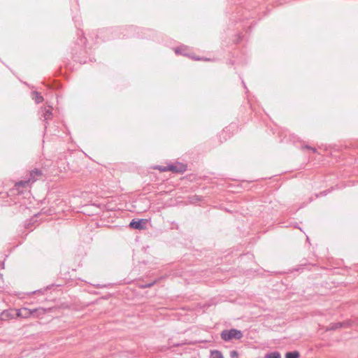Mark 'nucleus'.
Masks as SVG:
<instances>
[{
    "mask_svg": "<svg viewBox=\"0 0 358 358\" xmlns=\"http://www.w3.org/2000/svg\"><path fill=\"white\" fill-rule=\"evenodd\" d=\"M156 169L162 172L171 171L173 173H183L186 171V166L182 163H176L166 166H159Z\"/></svg>",
    "mask_w": 358,
    "mask_h": 358,
    "instance_id": "obj_1",
    "label": "nucleus"
},
{
    "mask_svg": "<svg viewBox=\"0 0 358 358\" xmlns=\"http://www.w3.org/2000/svg\"><path fill=\"white\" fill-rule=\"evenodd\" d=\"M243 337V333L240 330L231 329L230 330H224L221 333V338L225 341H229L232 338L241 339Z\"/></svg>",
    "mask_w": 358,
    "mask_h": 358,
    "instance_id": "obj_2",
    "label": "nucleus"
},
{
    "mask_svg": "<svg viewBox=\"0 0 358 358\" xmlns=\"http://www.w3.org/2000/svg\"><path fill=\"white\" fill-rule=\"evenodd\" d=\"M41 174V171H39V170H34V171H32L31 173H30V178H29V180H22V181H20L18 182H17L15 184V187H16V189L17 190H20V188L21 187H25L27 185H28V184L31 181V182H34L36 180V176H38Z\"/></svg>",
    "mask_w": 358,
    "mask_h": 358,
    "instance_id": "obj_3",
    "label": "nucleus"
},
{
    "mask_svg": "<svg viewBox=\"0 0 358 358\" xmlns=\"http://www.w3.org/2000/svg\"><path fill=\"white\" fill-rule=\"evenodd\" d=\"M36 311L37 309L30 310L27 308H22L16 310V314L18 317L28 318Z\"/></svg>",
    "mask_w": 358,
    "mask_h": 358,
    "instance_id": "obj_4",
    "label": "nucleus"
},
{
    "mask_svg": "<svg viewBox=\"0 0 358 358\" xmlns=\"http://www.w3.org/2000/svg\"><path fill=\"white\" fill-rule=\"evenodd\" d=\"M17 317L16 310H6L1 313V320H8Z\"/></svg>",
    "mask_w": 358,
    "mask_h": 358,
    "instance_id": "obj_5",
    "label": "nucleus"
},
{
    "mask_svg": "<svg viewBox=\"0 0 358 358\" xmlns=\"http://www.w3.org/2000/svg\"><path fill=\"white\" fill-rule=\"evenodd\" d=\"M143 224H145L144 220H140L138 221L133 220L130 222L129 227L135 229H143L145 228Z\"/></svg>",
    "mask_w": 358,
    "mask_h": 358,
    "instance_id": "obj_6",
    "label": "nucleus"
},
{
    "mask_svg": "<svg viewBox=\"0 0 358 358\" xmlns=\"http://www.w3.org/2000/svg\"><path fill=\"white\" fill-rule=\"evenodd\" d=\"M44 117V120L48 121L50 120L52 117V106H47L44 108V112L43 115Z\"/></svg>",
    "mask_w": 358,
    "mask_h": 358,
    "instance_id": "obj_7",
    "label": "nucleus"
},
{
    "mask_svg": "<svg viewBox=\"0 0 358 358\" xmlns=\"http://www.w3.org/2000/svg\"><path fill=\"white\" fill-rule=\"evenodd\" d=\"M33 94H34L33 99H34V101L36 103H41L43 101V97L41 95L40 93H38L37 92H34L33 93Z\"/></svg>",
    "mask_w": 358,
    "mask_h": 358,
    "instance_id": "obj_8",
    "label": "nucleus"
},
{
    "mask_svg": "<svg viewBox=\"0 0 358 358\" xmlns=\"http://www.w3.org/2000/svg\"><path fill=\"white\" fill-rule=\"evenodd\" d=\"M264 358H281V355L278 352H273L266 354Z\"/></svg>",
    "mask_w": 358,
    "mask_h": 358,
    "instance_id": "obj_9",
    "label": "nucleus"
},
{
    "mask_svg": "<svg viewBox=\"0 0 358 358\" xmlns=\"http://www.w3.org/2000/svg\"><path fill=\"white\" fill-rule=\"evenodd\" d=\"M210 358H223V356L220 351L213 350L210 353Z\"/></svg>",
    "mask_w": 358,
    "mask_h": 358,
    "instance_id": "obj_10",
    "label": "nucleus"
},
{
    "mask_svg": "<svg viewBox=\"0 0 358 358\" xmlns=\"http://www.w3.org/2000/svg\"><path fill=\"white\" fill-rule=\"evenodd\" d=\"M299 353L296 351L287 352L285 355V358H299Z\"/></svg>",
    "mask_w": 358,
    "mask_h": 358,
    "instance_id": "obj_11",
    "label": "nucleus"
},
{
    "mask_svg": "<svg viewBox=\"0 0 358 358\" xmlns=\"http://www.w3.org/2000/svg\"><path fill=\"white\" fill-rule=\"evenodd\" d=\"M176 54H181L184 55H187V48L185 46H181L175 50Z\"/></svg>",
    "mask_w": 358,
    "mask_h": 358,
    "instance_id": "obj_12",
    "label": "nucleus"
},
{
    "mask_svg": "<svg viewBox=\"0 0 358 358\" xmlns=\"http://www.w3.org/2000/svg\"><path fill=\"white\" fill-rule=\"evenodd\" d=\"M343 326H344V323H336L332 324V326L331 327V329H335Z\"/></svg>",
    "mask_w": 358,
    "mask_h": 358,
    "instance_id": "obj_13",
    "label": "nucleus"
},
{
    "mask_svg": "<svg viewBox=\"0 0 358 358\" xmlns=\"http://www.w3.org/2000/svg\"><path fill=\"white\" fill-rule=\"evenodd\" d=\"M230 356L231 358H236L238 357V352L235 350H233L230 352Z\"/></svg>",
    "mask_w": 358,
    "mask_h": 358,
    "instance_id": "obj_14",
    "label": "nucleus"
},
{
    "mask_svg": "<svg viewBox=\"0 0 358 358\" xmlns=\"http://www.w3.org/2000/svg\"><path fill=\"white\" fill-rule=\"evenodd\" d=\"M154 284H155V282H150L149 284H146L145 285H143L142 287H144V288L150 287L152 286Z\"/></svg>",
    "mask_w": 358,
    "mask_h": 358,
    "instance_id": "obj_15",
    "label": "nucleus"
},
{
    "mask_svg": "<svg viewBox=\"0 0 358 358\" xmlns=\"http://www.w3.org/2000/svg\"><path fill=\"white\" fill-rule=\"evenodd\" d=\"M306 148H309V149H311L313 152H315V150H315V148H310V147H306Z\"/></svg>",
    "mask_w": 358,
    "mask_h": 358,
    "instance_id": "obj_16",
    "label": "nucleus"
},
{
    "mask_svg": "<svg viewBox=\"0 0 358 358\" xmlns=\"http://www.w3.org/2000/svg\"><path fill=\"white\" fill-rule=\"evenodd\" d=\"M193 58H194V59H196V60H199V59H200V58H195V57H193Z\"/></svg>",
    "mask_w": 358,
    "mask_h": 358,
    "instance_id": "obj_17",
    "label": "nucleus"
}]
</instances>
